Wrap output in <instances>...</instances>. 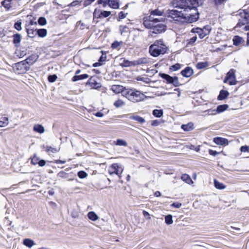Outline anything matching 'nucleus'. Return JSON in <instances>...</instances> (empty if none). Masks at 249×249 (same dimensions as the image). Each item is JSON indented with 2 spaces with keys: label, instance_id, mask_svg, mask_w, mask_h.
<instances>
[{
  "label": "nucleus",
  "instance_id": "aec40b11",
  "mask_svg": "<svg viewBox=\"0 0 249 249\" xmlns=\"http://www.w3.org/2000/svg\"><path fill=\"white\" fill-rule=\"evenodd\" d=\"M33 130L35 132L39 133L40 134H42L44 132L45 128L41 124H36L34 126Z\"/></svg>",
  "mask_w": 249,
  "mask_h": 249
},
{
  "label": "nucleus",
  "instance_id": "39448f33",
  "mask_svg": "<svg viewBox=\"0 0 249 249\" xmlns=\"http://www.w3.org/2000/svg\"><path fill=\"white\" fill-rule=\"evenodd\" d=\"M167 49L168 48L162 40H158L150 46L149 51L151 55L157 57L160 54L165 53Z\"/></svg>",
  "mask_w": 249,
  "mask_h": 249
},
{
  "label": "nucleus",
  "instance_id": "c85d7f7f",
  "mask_svg": "<svg viewBox=\"0 0 249 249\" xmlns=\"http://www.w3.org/2000/svg\"><path fill=\"white\" fill-rule=\"evenodd\" d=\"M233 45L238 46L244 41V40L241 37L239 36H235L233 38Z\"/></svg>",
  "mask_w": 249,
  "mask_h": 249
},
{
  "label": "nucleus",
  "instance_id": "7c9ffc66",
  "mask_svg": "<svg viewBox=\"0 0 249 249\" xmlns=\"http://www.w3.org/2000/svg\"><path fill=\"white\" fill-rule=\"evenodd\" d=\"M113 105L116 108H119L124 106L125 105V103L122 100L118 99L114 102Z\"/></svg>",
  "mask_w": 249,
  "mask_h": 249
},
{
  "label": "nucleus",
  "instance_id": "a19ab883",
  "mask_svg": "<svg viewBox=\"0 0 249 249\" xmlns=\"http://www.w3.org/2000/svg\"><path fill=\"white\" fill-rule=\"evenodd\" d=\"M9 123L8 118L4 117L3 120L0 121V127H4L8 125Z\"/></svg>",
  "mask_w": 249,
  "mask_h": 249
},
{
  "label": "nucleus",
  "instance_id": "20e7f679",
  "mask_svg": "<svg viewBox=\"0 0 249 249\" xmlns=\"http://www.w3.org/2000/svg\"><path fill=\"white\" fill-rule=\"evenodd\" d=\"M123 96L133 103L143 101L145 97L143 94L135 89H126L124 91Z\"/></svg>",
  "mask_w": 249,
  "mask_h": 249
},
{
  "label": "nucleus",
  "instance_id": "de8ad7c7",
  "mask_svg": "<svg viewBox=\"0 0 249 249\" xmlns=\"http://www.w3.org/2000/svg\"><path fill=\"white\" fill-rule=\"evenodd\" d=\"M111 14V12L110 11H102L101 15V18H107L109 17Z\"/></svg>",
  "mask_w": 249,
  "mask_h": 249
},
{
  "label": "nucleus",
  "instance_id": "b1692460",
  "mask_svg": "<svg viewBox=\"0 0 249 249\" xmlns=\"http://www.w3.org/2000/svg\"><path fill=\"white\" fill-rule=\"evenodd\" d=\"M88 218L93 221H96L99 219L98 215L94 212H89L88 213Z\"/></svg>",
  "mask_w": 249,
  "mask_h": 249
},
{
  "label": "nucleus",
  "instance_id": "423d86ee",
  "mask_svg": "<svg viewBox=\"0 0 249 249\" xmlns=\"http://www.w3.org/2000/svg\"><path fill=\"white\" fill-rule=\"evenodd\" d=\"M124 171V168L119 165L118 163L111 164L108 168V173L110 175L115 174L119 178H121V175Z\"/></svg>",
  "mask_w": 249,
  "mask_h": 249
},
{
  "label": "nucleus",
  "instance_id": "a18cd8bd",
  "mask_svg": "<svg viewBox=\"0 0 249 249\" xmlns=\"http://www.w3.org/2000/svg\"><path fill=\"white\" fill-rule=\"evenodd\" d=\"M109 0H98L97 3L98 4H102L104 7H106L107 4H108Z\"/></svg>",
  "mask_w": 249,
  "mask_h": 249
},
{
  "label": "nucleus",
  "instance_id": "4be33fe9",
  "mask_svg": "<svg viewBox=\"0 0 249 249\" xmlns=\"http://www.w3.org/2000/svg\"><path fill=\"white\" fill-rule=\"evenodd\" d=\"M21 36L19 34H16L13 36V43L16 46H18L20 43Z\"/></svg>",
  "mask_w": 249,
  "mask_h": 249
},
{
  "label": "nucleus",
  "instance_id": "9b49d317",
  "mask_svg": "<svg viewBox=\"0 0 249 249\" xmlns=\"http://www.w3.org/2000/svg\"><path fill=\"white\" fill-rule=\"evenodd\" d=\"M87 85H89L91 89H97L101 87V83L97 81L96 77H91L87 82Z\"/></svg>",
  "mask_w": 249,
  "mask_h": 249
},
{
  "label": "nucleus",
  "instance_id": "ddd939ff",
  "mask_svg": "<svg viewBox=\"0 0 249 249\" xmlns=\"http://www.w3.org/2000/svg\"><path fill=\"white\" fill-rule=\"evenodd\" d=\"M213 142L219 145H228L229 144V141L227 139L221 137L214 138Z\"/></svg>",
  "mask_w": 249,
  "mask_h": 249
},
{
  "label": "nucleus",
  "instance_id": "7ed1b4c3",
  "mask_svg": "<svg viewBox=\"0 0 249 249\" xmlns=\"http://www.w3.org/2000/svg\"><path fill=\"white\" fill-rule=\"evenodd\" d=\"M203 0H173L172 5L174 7L194 10L196 11V7L202 4Z\"/></svg>",
  "mask_w": 249,
  "mask_h": 249
},
{
  "label": "nucleus",
  "instance_id": "c756f323",
  "mask_svg": "<svg viewBox=\"0 0 249 249\" xmlns=\"http://www.w3.org/2000/svg\"><path fill=\"white\" fill-rule=\"evenodd\" d=\"M45 150L48 154H50L51 153H56L58 152L59 151V149H58L56 148L47 146L45 147Z\"/></svg>",
  "mask_w": 249,
  "mask_h": 249
},
{
  "label": "nucleus",
  "instance_id": "72a5a7b5",
  "mask_svg": "<svg viewBox=\"0 0 249 249\" xmlns=\"http://www.w3.org/2000/svg\"><path fill=\"white\" fill-rule=\"evenodd\" d=\"M102 11L96 8L93 12V20L95 18H101Z\"/></svg>",
  "mask_w": 249,
  "mask_h": 249
},
{
  "label": "nucleus",
  "instance_id": "13d9d810",
  "mask_svg": "<svg viewBox=\"0 0 249 249\" xmlns=\"http://www.w3.org/2000/svg\"><path fill=\"white\" fill-rule=\"evenodd\" d=\"M209 115H214L216 114L217 111L216 110L209 109L207 111Z\"/></svg>",
  "mask_w": 249,
  "mask_h": 249
},
{
  "label": "nucleus",
  "instance_id": "4c0bfd02",
  "mask_svg": "<svg viewBox=\"0 0 249 249\" xmlns=\"http://www.w3.org/2000/svg\"><path fill=\"white\" fill-rule=\"evenodd\" d=\"M115 144L116 145L119 146H126L127 145V142L121 139H118Z\"/></svg>",
  "mask_w": 249,
  "mask_h": 249
},
{
  "label": "nucleus",
  "instance_id": "774afa93",
  "mask_svg": "<svg viewBox=\"0 0 249 249\" xmlns=\"http://www.w3.org/2000/svg\"><path fill=\"white\" fill-rule=\"evenodd\" d=\"M154 195L156 197H159L161 195V194L160 193V192L159 191H156L155 193H154Z\"/></svg>",
  "mask_w": 249,
  "mask_h": 249
},
{
  "label": "nucleus",
  "instance_id": "f03ea898",
  "mask_svg": "<svg viewBox=\"0 0 249 249\" xmlns=\"http://www.w3.org/2000/svg\"><path fill=\"white\" fill-rule=\"evenodd\" d=\"M168 17L172 18L175 21L185 22L192 23L196 21L199 18L198 13L184 15L181 12L176 10L169 11Z\"/></svg>",
  "mask_w": 249,
  "mask_h": 249
},
{
  "label": "nucleus",
  "instance_id": "4d7b16f0",
  "mask_svg": "<svg viewBox=\"0 0 249 249\" xmlns=\"http://www.w3.org/2000/svg\"><path fill=\"white\" fill-rule=\"evenodd\" d=\"M120 45V43L117 41L114 42L112 45L111 47L113 49L117 48L118 46H119Z\"/></svg>",
  "mask_w": 249,
  "mask_h": 249
},
{
  "label": "nucleus",
  "instance_id": "79ce46f5",
  "mask_svg": "<svg viewBox=\"0 0 249 249\" xmlns=\"http://www.w3.org/2000/svg\"><path fill=\"white\" fill-rule=\"evenodd\" d=\"M193 125L191 124H182L181 128L185 131H190L192 129Z\"/></svg>",
  "mask_w": 249,
  "mask_h": 249
},
{
  "label": "nucleus",
  "instance_id": "c9c22d12",
  "mask_svg": "<svg viewBox=\"0 0 249 249\" xmlns=\"http://www.w3.org/2000/svg\"><path fill=\"white\" fill-rule=\"evenodd\" d=\"M228 107V105H223L218 106L217 107L216 111L217 113L222 112L225 110H226Z\"/></svg>",
  "mask_w": 249,
  "mask_h": 249
},
{
  "label": "nucleus",
  "instance_id": "4468645a",
  "mask_svg": "<svg viewBox=\"0 0 249 249\" xmlns=\"http://www.w3.org/2000/svg\"><path fill=\"white\" fill-rule=\"evenodd\" d=\"M120 65L123 67L135 66L134 61H130L127 60H125L124 58H122L121 59Z\"/></svg>",
  "mask_w": 249,
  "mask_h": 249
},
{
  "label": "nucleus",
  "instance_id": "37998d69",
  "mask_svg": "<svg viewBox=\"0 0 249 249\" xmlns=\"http://www.w3.org/2000/svg\"><path fill=\"white\" fill-rule=\"evenodd\" d=\"M21 24L22 23L21 21H18L15 23L14 28L18 31H20L22 29Z\"/></svg>",
  "mask_w": 249,
  "mask_h": 249
},
{
  "label": "nucleus",
  "instance_id": "603ef678",
  "mask_svg": "<svg viewBox=\"0 0 249 249\" xmlns=\"http://www.w3.org/2000/svg\"><path fill=\"white\" fill-rule=\"evenodd\" d=\"M226 1V0H213L214 3L216 6H218L222 4Z\"/></svg>",
  "mask_w": 249,
  "mask_h": 249
},
{
  "label": "nucleus",
  "instance_id": "cd10ccee",
  "mask_svg": "<svg viewBox=\"0 0 249 249\" xmlns=\"http://www.w3.org/2000/svg\"><path fill=\"white\" fill-rule=\"evenodd\" d=\"M11 1L12 0H4L1 2V4L5 9L9 10L12 7Z\"/></svg>",
  "mask_w": 249,
  "mask_h": 249
},
{
  "label": "nucleus",
  "instance_id": "a211bd4d",
  "mask_svg": "<svg viewBox=\"0 0 249 249\" xmlns=\"http://www.w3.org/2000/svg\"><path fill=\"white\" fill-rule=\"evenodd\" d=\"M107 56L106 54L102 53V55L100 56L99 61L98 62H96L93 64V66L94 67H97L103 65L104 62H105L106 60Z\"/></svg>",
  "mask_w": 249,
  "mask_h": 249
},
{
  "label": "nucleus",
  "instance_id": "680f3d73",
  "mask_svg": "<svg viewBox=\"0 0 249 249\" xmlns=\"http://www.w3.org/2000/svg\"><path fill=\"white\" fill-rule=\"evenodd\" d=\"M38 164L40 166H44L46 164V161L43 160H40L38 161Z\"/></svg>",
  "mask_w": 249,
  "mask_h": 249
},
{
  "label": "nucleus",
  "instance_id": "6ab92c4d",
  "mask_svg": "<svg viewBox=\"0 0 249 249\" xmlns=\"http://www.w3.org/2000/svg\"><path fill=\"white\" fill-rule=\"evenodd\" d=\"M108 5L113 9H118L119 7V0H109Z\"/></svg>",
  "mask_w": 249,
  "mask_h": 249
},
{
  "label": "nucleus",
  "instance_id": "ea45409f",
  "mask_svg": "<svg viewBox=\"0 0 249 249\" xmlns=\"http://www.w3.org/2000/svg\"><path fill=\"white\" fill-rule=\"evenodd\" d=\"M208 66V64L206 62H202L198 63L196 65V67L198 69L205 68Z\"/></svg>",
  "mask_w": 249,
  "mask_h": 249
},
{
  "label": "nucleus",
  "instance_id": "864d4df0",
  "mask_svg": "<svg viewBox=\"0 0 249 249\" xmlns=\"http://www.w3.org/2000/svg\"><path fill=\"white\" fill-rule=\"evenodd\" d=\"M142 214L143 216L146 218V219L150 220L151 219V215L150 214L146 211L143 210L142 211Z\"/></svg>",
  "mask_w": 249,
  "mask_h": 249
},
{
  "label": "nucleus",
  "instance_id": "1a4fd4ad",
  "mask_svg": "<svg viewBox=\"0 0 249 249\" xmlns=\"http://www.w3.org/2000/svg\"><path fill=\"white\" fill-rule=\"evenodd\" d=\"M235 71L231 69L227 74L224 80V83H228L231 85H234L237 83L235 75Z\"/></svg>",
  "mask_w": 249,
  "mask_h": 249
},
{
  "label": "nucleus",
  "instance_id": "a878e982",
  "mask_svg": "<svg viewBox=\"0 0 249 249\" xmlns=\"http://www.w3.org/2000/svg\"><path fill=\"white\" fill-rule=\"evenodd\" d=\"M88 77H89V75L87 74H81L80 75H75L72 77V80L73 82H75L78 80L86 79Z\"/></svg>",
  "mask_w": 249,
  "mask_h": 249
},
{
  "label": "nucleus",
  "instance_id": "2eb2a0df",
  "mask_svg": "<svg viewBox=\"0 0 249 249\" xmlns=\"http://www.w3.org/2000/svg\"><path fill=\"white\" fill-rule=\"evenodd\" d=\"M149 62V59L146 57L140 58L134 61V66L145 64Z\"/></svg>",
  "mask_w": 249,
  "mask_h": 249
},
{
  "label": "nucleus",
  "instance_id": "338daca9",
  "mask_svg": "<svg viewBox=\"0 0 249 249\" xmlns=\"http://www.w3.org/2000/svg\"><path fill=\"white\" fill-rule=\"evenodd\" d=\"M91 4L90 0H86L84 2V6L86 7Z\"/></svg>",
  "mask_w": 249,
  "mask_h": 249
},
{
  "label": "nucleus",
  "instance_id": "8fccbe9b",
  "mask_svg": "<svg viewBox=\"0 0 249 249\" xmlns=\"http://www.w3.org/2000/svg\"><path fill=\"white\" fill-rule=\"evenodd\" d=\"M180 68V65L179 64H176L173 66H171L170 68L171 70H172L173 71H178Z\"/></svg>",
  "mask_w": 249,
  "mask_h": 249
},
{
  "label": "nucleus",
  "instance_id": "412c9836",
  "mask_svg": "<svg viewBox=\"0 0 249 249\" xmlns=\"http://www.w3.org/2000/svg\"><path fill=\"white\" fill-rule=\"evenodd\" d=\"M23 244L25 246L28 248H32L35 245V243L33 240L29 238H26L23 240Z\"/></svg>",
  "mask_w": 249,
  "mask_h": 249
},
{
  "label": "nucleus",
  "instance_id": "5fc2aeb1",
  "mask_svg": "<svg viewBox=\"0 0 249 249\" xmlns=\"http://www.w3.org/2000/svg\"><path fill=\"white\" fill-rule=\"evenodd\" d=\"M127 15V13L125 14V13H124L123 12L121 11L119 13V17L118 18L120 19H124L126 17Z\"/></svg>",
  "mask_w": 249,
  "mask_h": 249
},
{
  "label": "nucleus",
  "instance_id": "f704fd0d",
  "mask_svg": "<svg viewBox=\"0 0 249 249\" xmlns=\"http://www.w3.org/2000/svg\"><path fill=\"white\" fill-rule=\"evenodd\" d=\"M37 34L41 37H44L47 35V30L45 29H41L37 30Z\"/></svg>",
  "mask_w": 249,
  "mask_h": 249
},
{
  "label": "nucleus",
  "instance_id": "bf43d9fd",
  "mask_svg": "<svg viewBox=\"0 0 249 249\" xmlns=\"http://www.w3.org/2000/svg\"><path fill=\"white\" fill-rule=\"evenodd\" d=\"M190 149L195 150V151L198 152L200 150L199 146H195L194 145H191L190 146Z\"/></svg>",
  "mask_w": 249,
  "mask_h": 249
},
{
  "label": "nucleus",
  "instance_id": "e2e57ef3",
  "mask_svg": "<svg viewBox=\"0 0 249 249\" xmlns=\"http://www.w3.org/2000/svg\"><path fill=\"white\" fill-rule=\"evenodd\" d=\"M172 206L176 208H179L181 207V204L179 203H174L172 204Z\"/></svg>",
  "mask_w": 249,
  "mask_h": 249
},
{
  "label": "nucleus",
  "instance_id": "e433bc0d",
  "mask_svg": "<svg viewBox=\"0 0 249 249\" xmlns=\"http://www.w3.org/2000/svg\"><path fill=\"white\" fill-rule=\"evenodd\" d=\"M153 115L156 117H160L163 115V111L162 110L155 109L153 111Z\"/></svg>",
  "mask_w": 249,
  "mask_h": 249
},
{
  "label": "nucleus",
  "instance_id": "3c124183",
  "mask_svg": "<svg viewBox=\"0 0 249 249\" xmlns=\"http://www.w3.org/2000/svg\"><path fill=\"white\" fill-rule=\"evenodd\" d=\"M56 78H57L56 75L55 74H53V75L49 76L48 80L50 82H53L56 80Z\"/></svg>",
  "mask_w": 249,
  "mask_h": 249
},
{
  "label": "nucleus",
  "instance_id": "49530a36",
  "mask_svg": "<svg viewBox=\"0 0 249 249\" xmlns=\"http://www.w3.org/2000/svg\"><path fill=\"white\" fill-rule=\"evenodd\" d=\"M38 23L40 25H44L46 24V19L43 17H40L38 19Z\"/></svg>",
  "mask_w": 249,
  "mask_h": 249
},
{
  "label": "nucleus",
  "instance_id": "2f4dec72",
  "mask_svg": "<svg viewBox=\"0 0 249 249\" xmlns=\"http://www.w3.org/2000/svg\"><path fill=\"white\" fill-rule=\"evenodd\" d=\"M214 184L215 187L218 189H224L226 188V186L223 183L220 182L216 179L214 180Z\"/></svg>",
  "mask_w": 249,
  "mask_h": 249
},
{
  "label": "nucleus",
  "instance_id": "69168bd1",
  "mask_svg": "<svg viewBox=\"0 0 249 249\" xmlns=\"http://www.w3.org/2000/svg\"><path fill=\"white\" fill-rule=\"evenodd\" d=\"M55 162L57 164H65L66 163V160H56Z\"/></svg>",
  "mask_w": 249,
  "mask_h": 249
},
{
  "label": "nucleus",
  "instance_id": "5701e85b",
  "mask_svg": "<svg viewBox=\"0 0 249 249\" xmlns=\"http://www.w3.org/2000/svg\"><path fill=\"white\" fill-rule=\"evenodd\" d=\"M129 118L131 120H135L141 124H143L145 121L143 118L138 115H132L130 116Z\"/></svg>",
  "mask_w": 249,
  "mask_h": 249
},
{
  "label": "nucleus",
  "instance_id": "052dcab7",
  "mask_svg": "<svg viewBox=\"0 0 249 249\" xmlns=\"http://www.w3.org/2000/svg\"><path fill=\"white\" fill-rule=\"evenodd\" d=\"M209 154L210 155L214 156H215L219 154V153L216 152V151H213L211 149L209 150Z\"/></svg>",
  "mask_w": 249,
  "mask_h": 249
},
{
  "label": "nucleus",
  "instance_id": "bb28decb",
  "mask_svg": "<svg viewBox=\"0 0 249 249\" xmlns=\"http://www.w3.org/2000/svg\"><path fill=\"white\" fill-rule=\"evenodd\" d=\"M229 92L226 90H221L220 92L219 96H218V99L219 100H222L226 99L229 95Z\"/></svg>",
  "mask_w": 249,
  "mask_h": 249
},
{
  "label": "nucleus",
  "instance_id": "f3484780",
  "mask_svg": "<svg viewBox=\"0 0 249 249\" xmlns=\"http://www.w3.org/2000/svg\"><path fill=\"white\" fill-rule=\"evenodd\" d=\"M26 31H27L28 36L29 37H34L37 34V31L36 30V29L32 28L30 27L29 26H27Z\"/></svg>",
  "mask_w": 249,
  "mask_h": 249
},
{
  "label": "nucleus",
  "instance_id": "58836bf2",
  "mask_svg": "<svg viewBox=\"0 0 249 249\" xmlns=\"http://www.w3.org/2000/svg\"><path fill=\"white\" fill-rule=\"evenodd\" d=\"M165 221L166 224L167 225L172 224L173 222L172 215L169 214L168 215H166L165 217Z\"/></svg>",
  "mask_w": 249,
  "mask_h": 249
},
{
  "label": "nucleus",
  "instance_id": "6e6d98bb",
  "mask_svg": "<svg viewBox=\"0 0 249 249\" xmlns=\"http://www.w3.org/2000/svg\"><path fill=\"white\" fill-rule=\"evenodd\" d=\"M240 150L241 152H246L249 151V146H242L240 148Z\"/></svg>",
  "mask_w": 249,
  "mask_h": 249
},
{
  "label": "nucleus",
  "instance_id": "0e129e2a",
  "mask_svg": "<svg viewBox=\"0 0 249 249\" xmlns=\"http://www.w3.org/2000/svg\"><path fill=\"white\" fill-rule=\"evenodd\" d=\"M95 115L98 117H102L104 116V114L101 112H97L95 114Z\"/></svg>",
  "mask_w": 249,
  "mask_h": 249
},
{
  "label": "nucleus",
  "instance_id": "0eeeda50",
  "mask_svg": "<svg viewBox=\"0 0 249 249\" xmlns=\"http://www.w3.org/2000/svg\"><path fill=\"white\" fill-rule=\"evenodd\" d=\"M238 22L236 27H240L248 23L249 19V14L244 11L240 12L239 15Z\"/></svg>",
  "mask_w": 249,
  "mask_h": 249
},
{
  "label": "nucleus",
  "instance_id": "393cba45",
  "mask_svg": "<svg viewBox=\"0 0 249 249\" xmlns=\"http://www.w3.org/2000/svg\"><path fill=\"white\" fill-rule=\"evenodd\" d=\"M181 179L189 184L193 183V181L191 178L187 174H183L181 177Z\"/></svg>",
  "mask_w": 249,
  "mask_h": 249
},
{
  "label": "nucleus",
  "instance_id": "473e14b6",
  "mask_svg": "<svg viewBox=\"0 0 249 249\" xmlns=\"http://www.w3.org/2000/svg\"><path fill=\"white\" fill-rule=\"evenodd\" d=\"M196 36H195L191 37L190 39L186 40V46H189L190 45H193L196 40Z\"/></svg>",
  "mask_w": 249,
  "mask_h": 249
},
{
  "label": "nucleus",
  "instance_id": "6e6552de",
  "mask_svg": "<svg viewBox=\"0 0 249 249\" xmlns=\"http://www.w3.org/2000/svg\"><path fill=\"white\" fill-rule=\"evenodd\" d=\"M160 75L161 78L165 79L167 83L172 84L176 87L180 85L178 78L176 76L172 77L165 73H160Z\"/></svg>",
  "mask_w": 249,
  "mask_h": 249
},
{
  "label": "nucleus",
  "instance_id": "f8f14e48",
  "mask_svg": "<svg viewBox=\"0 0 249 249\" xmlns=\"http://www.w3.org/2000/svg\"><path fill=\"white\" fill-rule=\"evenodd\" d=\"M126 88L120 85H112L111 87V90L116 94H119L120 93H122V96H123V94L125 89Z\"/></svg>",
  "mask_w": 249,
  "mask_h": 249
},
{
  "label": "nucleus",
  "instance_id": "09e8293b",
  "mask_svg": "<svg viewBox=\"0 0 249 249\" xmlns=\"http://www.w3.org/2000/svg\"><path fill=\"white\" fill-rule=\"evenodd\" d=\"M38 161L39 159L36 156H34L31 160V163L34 165L38 163Z\"/></svg>",
  "mask_w": 249,
  "mask_h": 249
},
{
  "label": "nucleus",
  "instance_id": "c03bdc74",
  "mask_svg": "<svg viewBox=\"0 0 249 249\" xmlns=\"http://www.w3.org/2000/svg\"><path fill=\"white\" fill-rule=\"evenodd\" d=\"M88 174L86 172L83 171H81L78 172V176L80 178H84L87 177Z\"/></svg>",
  "mask_w": 249,
  "mask_h": 249
},
{
  "label": "nucleus",
  "instance_id": "f257e3e1",
  "mask_svg": "<svg viewBox=\"0 0 249 249\" xmlns=\"http://www.w3.org/2000/svg\"><path fill=\"white\" fill-rule=\"evenodd\" d=\"M150 15L149 17H144L143 19V24L144 26L148 29L152 30V33L160 34L165 31L166 26L159 22L161 21L159 18H154L153 16H161L164 14L163 9L159 8L155 10H149Z\"/></svg>",
  "mask_w": 249,
  "mask_h": 249
},
{
  "label": "nucleus",
  "instance_id": "dca6fc26",
  "mask_svg": "<svg viewBox=\"0 0 249 249\" xmlns=\"http://www.w3.org/2000/svg\"><path fill=\"white\" fill-rule=\"evenodd\" d=\"M181 73L182 76L189 77L193 74V70L190 67H187L181 71Z\"/></svg>",
  "mask_w": 249,
  "mask_h": 249
},
{
  "label": "nucleus",
  "instance_id": "9d476101",
  "mask_svg": "<svg viewBox=\"0 0 249 249\" xmlns=\"http://www.w3.org/2000/svg\"><path fill=\"white\" fill-rule=\"evenodd\" d=\"M210 31L207 27H204L203 29L200 28H193L191 30V32L196 33L198 35L201 39L205 37L210 33Z\"/></svg>",
  "mask_w": 249,
  "mask_h": 249
}]
</instances>
